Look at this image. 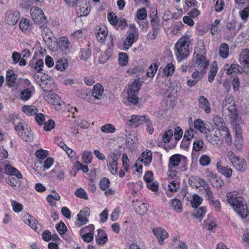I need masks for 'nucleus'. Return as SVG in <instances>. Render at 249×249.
Listing matches in <instances>:
<instances>
[{
  "mask_svg": "<svg viewBox=\"0 0 249 249\" xmlns=\"http://www.w3.org/2000/svg\"><path fill=\"white\" fill-rule=\"evenodd\" d=\"M75 94L78 98L90 102V91L87 89H78L76 91Z\"/></svg>",
  "mask_w": 249,
  "mask_h": 249,
  "instance_id": "36",
  "label": "nucleus"
},
{
  "mask_svg": "<svg viewBox=\"0 0 249 249\" xmlns=\"http://www.w3.org/2000/svg\"><path fill=\"white\" fill-rule=\"evenodd\" d=\"M68 67V64L63 60H59L57 61L55 68L56 70L63 71Z\"/></svg>",
  "mask_w": 249,
  "mask_h": 249,
  "instance_id": "59",
  "label": "nucleus"
},
{
  "mask_svg": "<svg viewBox=\"0 0 249 249\" xmlns=\"http://www.w3.org/2000/svg\"><path fill=\"white\" fill-rule=\"evenodd\" d=\"M18 136L26 142H31L34 139L33 134L29 127L24 129L22 132H20Z\"/></svg>",
  "mask_w": 249,
  "mask_h": 249,
  "instance_id": "28",
  "label": "nucleus"
},
{
  "mask_svg": "<svg viewBox=\"0 0 249 249\" xmlns=\"http://www.w3.org/2000/svg\"><path fill=\"white\" fill-rule=\"evenodd\" d=\"M111 55V52L110 50H108L106 51L99 58V61L101 63L104 64L106 63L107 60H109L110 57Z\"/></svg>",
  "mask_w": 249,
  "mask_h": 249,
  "instance_id": "62",
  "label": "nucleus"
},
{
  "mask_svg": "<svg viewBox=\"0 0 249 249\" xmlns=\"http://www.w3.org/2000/svg\"><path fill=\"white\" fill-rule=\"evenodd\" d=\"M76 10L80 17L87 16L90 12V7L89 0H77Z\"/></svg>",
  "mask_w": 249,
  "mask_h": 249,
  "instance_id": "7",
  "label": "nucleus"
},
{
  "mask_svg": "<svg viewBox=\"0 0 249 249\" xmlns=\"http://www.w3.org/2000/svg\"><path fill=\"white\" fill-rule=\"evenodd\" d=\"M145 117V116L132 115L131 119L127 121L126 125L131 127L136 128L144 123Z\"/></svg>",
  "mask_w": 249,
  "mask_h": 249,
  "instance_id": "14",
  "label": "nucleus"
},
{
  "mask_svg": "<svg viewBox=\"0 0 249 249\" xmlns=\"http://www.w3.org/2000/svg\"><path fill=\"white\" fill-rule=\"evenodd\" d=\"M127 93V100L129 103L132 104L134 105H136L139 103V98L136 93L128 92Z\"/></svg>",
  "mask_w": 249,
  "mask_h": 249,
  "instance_id": "47",
  "label": "nucleus"
},
{
  "mask_svg": "<svg viewBox=\"0 0 249 249\" xmlns=\"http://www.w3.org/2000/svg\"><path fill=\"white\" fill-rule=\"evenodd\" d=\"M224 70L227 71L226 73L228 75L231 74L234 72L241 74L245 72V70L242 67L237 64H231L230 66L228 64H225Z\"/></svg>",
  "mask_w": 249,
  "mask_h": 249,
  "instance_id": "21",
  "label": "nucleus"
},
{
  "mask_svg": "<svg viewBox=\"0 0 249 249\" xmlns=\"http://www.w3.org/2000/svg\"><path fill=\"white\" fill-rule=\"evenodd\" d=\"M137 142L138 139L135 134L126 135V144L129 148H133L134 147L133 145Z\"/></svg>",
  "mask_w": 249,
  "mask_h": 249,
  "instance_id": "40",
  "label": "nucleus"
},
{
  "mask_svg": "<svg viewBox=\"0 0 249 249\" xmlns=\"http://www.w3.org/2000/svg\"><path fill=\"white\" fill-rule=\"evenodd\" d=\"M189 41L187 37L180 38L175 44V53L178 61L186 58L189 54Z\"/></svg>",
  "mask_w": 249,
  "mask_h": 249,
  "instance_id": "2",
  "label": "nucleus"
},
{
  "mask_svg": "<svg viewBox=\"0 0 249 249\" xmlns=\"http://www.w3.org/2000/svg\"><path fill=\"white\" fill-rule=\"evenodd\" d=\"M57 47L60 51L65 54L70 53L71 49V42L66 36L58 38L57 41Z\"/></svg>",
  "mask_w": 249,
  "mask_h": 249,
  "instance_id": "8",
  "label": "nucleus"
},
{
  "mask_svg": "<svg viewBox=\"0 0 249 249\" xmlns=\"http://www.w3.org/2000/svg\"><path fill=\"white\" fill-rule=\"evenodd\" d=\"M209 64V62L206 60L204 56L202 54H197L196 61L193 64V67L195 68V70L206 71V69Z\"/></svg>",
  "mask_w": 249,
  "mask_h": 249,
  "instance_id": "9",
  "label": "nucleus"
},
{
  "mask_svg": "<svg viewBox=\"0 0 249 249\" xmlns=\"http://www.w3.org/2000/svg\"><path fill=\"white\" fill-rule=\"evenodd\" d=\"M152 152L149 150L143 152L136 161L135 166H137L139 162H142L145 166L148 165L152 161Z\"/></svg>",
  "mask_w": 249,
  "mask_h": 249,
  "instance_id": "19",
  "label": "nucleus"
},
{
  "mask_svg": "<svg viewBox=\"0 0 249 249\" xmlns=\"http://www.w3.org/2000/svg\"><path fill=\"white\" fill-rule=\"evenodd\" d=\"M200 179L201 178L197 176H191L188 180V184L192 187L198 188V184Z\"/></svg>",
  "mask_w": 249,
  "mask_h": 249,
  "instance_id": "49",
  "label": "nucleus"
},
{
  "mask_svg": "<svg viewBox=\"0 0 249 249\" xmlns=\"http://www.w3.org/2000/svg\"><path fill=\"white\" fill-rule=\"evenodd\" d=\"M4 174L9 175L15 176L18 178H21L22 176L17 169L10 164H6Z\"/></svg>",
  "mask_w": 249,
  "mask_h": 249,
  "instance_id": "27",
  "label": "nucleus"
},
{
  "mask_svg": "<svg viewBox=\"0 0 249 249\" xmlns=\"http://www.w3.org/2000/svg\"><path fill=\"white\" fill-rule=\"evenodd\" d=\"M19 18V13L17 10L8 11L6 14V21L9 25H15Z\"/></svg>",
  "mask_w": 249,
  "mask_h": 249,
  "instance_id": "16",
  "label": "nucleus"
},
{
  "mask_svg": "<svg viewBox=\"0 0 249 249\" xmlns=\"http://www.w3.org/2000/svg\"><path fill=\"white\" fill-rule=\"evenodd\" d=\"M199 162L202 166H207L211 162L210 158L207 155H203L199 160Z\"/></svg>",
  "mask_w": 249,
  "mask_h": 249,
  "instance_id": "55",
  "label": "nucleus"
},
{
  "mask_svg": "<svg viewBox=\"0 0 249 249\" xmlns=\"http://www.w3.org/2000/svg\"><path fill=\"white\" fill-rule=\"evenodd\" d=\"M220 135V131L219 130H216L213 135L207 134L205 137L207 140L210 142L211 144L214 146H218L221 144L222 142Z\"/></svg>",
  "mask_w": 249,
  "mask_h": 249,
  "instance_id": "18",
  "label": "nucleus"
},
{
  "mask_svg": "<svg viewBox=\"0 0 249 249\" xmlns=\"http://www.w3.org/2000/svg\"><path fill=\"white\" fill-rule=\"evenodd\" d=\"M171 205L174 210L177 213H181L182 211L181 202L178 199L174 198L171 200Z\"/></svg>",
  "mask_w": 249,
  "mask_h": 249,
  "instance_id": "42",
  "label": "nucleus"
},
{
  "mask_svg": "<svg viewBox=\"0 0 249 249\" xmlns=\"http://www.w3.org/2000/svg\"><path fill=\"white\" fill-rule=\"evenodd\" d=\"M12 59L14 64H16L18 63V65L20 66H24L26 65V60L22 58L20 54L17 52L13 53Z\"/></svg>",
  "mask_w": 249,
  "mask_h": 249,
  "instance_id": "32",
  "label": "nucleus"
},
{
  "mask_svg": "<svg viewBox=\"0 0 249 249\" xmlns=\"http://www.w3.org/2000/svg\"><path fill=\"white\" fill-rule=\"evenodd\" d=\"M152 232L157 237L159 243L161 245L163 243L164 240L168 236V234L166 231L161 228H154L152 230Z\"/></svg>",
  "mask_w": 249,
  "mask_h": 249,
  "instance_id": "17",
  "label": "nucleus"
},
{
  "mask_svg": "<svg viewBox=\"0 0 249 249\" xmlns=\"http://www.w3.org/2000/svg\"><path fill=\"white\" fill-rule=\"evenodd\" d=\"M121 153L120 152L114 151L109 154L107 159V164L108 169L112 175H116L118 172V161Z\"/></svg>",
  "mask_w": 249,
  "mask_h": 249,
  "instance_id": "4",
  "label": "nucleus"
},
{
  "mask_svg": "<svg viewBox=\"0 0 249 249\" xmlns=\"http://www.w3.org/2000/svg\"><path fill=\"white\" fill-rule=\"evenodd\" d=\"M43 91L45 92L44 98L45 100L49 103L54 106L56 110H61L62 106L65 105V103L60 99L59 96L46 89H44Z\"/></svg>",
  "mask_w": 249,
  "mask_h": 249,
  "instance_id": "5",
  "label": "nucleus"
},
{
  "mask_svg": "<svg viewBox=\"0 0 249 249\" xmlns=\"http://www.w3.org/2000/svg\"><path fill=\"white\" fill-rule=\"evenodd\" d=\"M30 14L32 19L39 26L47 23V20L43 11L38 7H33L30 9Z\"/></svg>",
  "mask_w": 249,
  "mask_h": 249,
  "instance_id": "6",
  "label": "nucleus"
},
{
  "mask_svg": "<svg viewBox=\"0 0 249 249\" xmlns=\"http://www.w3.org/2000/svg\"><path fill=\"white\" fill-rule=\"evenodd\" d=\"M203 198L197 194L193 196V201L191 202L193 207H198L202 202Z\"/></svg>",
  "mask_w": 249,
  "mask_h": 249,
  "instance_id": "51",
  "label": "nucleus"
},
{
  "mask_svg": "<svg viewBox=\"0 0 249 249\" xmlns=\"http://www.w3.org/2000/svg\"><path fill=\"white\" fill-rule=\"evenodd\" d=\"M22 110L24 113L29 116L36 115L38 111L35 106L26 105L22 107Z\"/></svg>",
  "mask_w": 249,
  "mask_h": 249,
  "instance_id": "39",
  "label": "nucleus"
},
{
  "mask_svg": "<svg viewBox=\"0 0 249 249\" xmlns=\"http://www.w3.org/2000/svg\"><path fill=\"white\" fill-rule=\"evenodd\" d=\"M10 121L14 125L16 131L18 132V135L20 132H22L24 129L28 128L26 123L17 116L11 117Z\"/></svg>",
  "mask_w": 249,
  "mask_h": 249,
  "instance_id": "11",
  "label": "nucleus"
},
{
  "mask_svg": "<svg viewBox=\"0 0 249 249\" xmlns=\"http://www.w3.org/2000/svg\"><path fill=\"white\" fill-rule=\"evenodd\" d=\"M17 75L13 70H9L6 71V80L9 87L13 86L17 79Z\"/></svg>",
  "mask_w": 249,
  "mask_h": 249,
  "instance_id": "30",
  "label": "nucleus"
},
{
  "mask_svg": "<svg viewBox=\"0 0 249 249\" xmlns=\"http://www.w3.org/2000/svg\"><path fill=\"white\" fill-rule=\"evenodd\" d=\"M181 155L179 154H175L169 158V161L168 163L169 171L172 172L173 174L175 175L176 171L174 170L181 162Z\"/></svg>",
  "mask_w": 249,
  "mask_h": 249,
  "instance_id": "15",
  "label": "nucleus"
},
{
  "mask_svg": "<svg viewBox=\"0 0 249 249\" xmlns=\"http://www.w3.org/2000/svg\"><path fill=\"white\" fill-rule=\"evenodd\" d=\"M19 28L22 31L27 32L31 29L32 26L27 19L22 18L19 23Z\"/></svg>",
  "mask_w": 249,
  "mask_h": 249,
  "instance_id": "45",
  "label": "nucleus"
},
{
  "mask_svg": "<svg viewBox=\"0 0 249 249\" xmlns=\"http://www.w3.org/2000/svg\"><path fill=\"white\" fill-rule=\"evenodd\" d=\"M229 47L227 44L222 43L219 49V55L223 58H226L229 55Z\"/></svg>",
  "mask_w": 249,
  "mask_h": 249,
  "instance_id": "38",
  "label": "nucleus"
},
{
  "mask_svg": "<svg viewBox=\"0 0 249 249\" xmlns=\"http://www.w3.org/2000/svg\"><path fill=\"white\" fill-rule=\"evenodd\" d=\"M217 72V67L216 62L214 61L213 63L209 74L208 80L210 82H212Z\"/></svg>",
  "mask_w": 249,
  "mask_h": 249,
  "instance_id": "43",
  "label": "nucleus"
},
{
  "mask_svg": "<svg viewBox=\"0 0 249 249\" xmlns=\"http://www.w3.org/2000/svg\"><path fill=\"white\" fill-rule=\"evenodd\" d=\"M206 209L205 207H200L195 213H193V215L194 217L198 218L199 221H201L203 216L206 212Z\"/></svg>",
  "mask_w": 249,
  "mask_h": 249,
  "instance_id": "56",
  "label": "nucleus"
},
{
  "mask_svg": "<svg viewBox=\"0 0 249 249\" xmlns=\"http://www.w3.org/2000/svg\"><path fill=\"white\" fill-rule=\"evenodd\" d=\"M195 133V130L192 128L185 131L182 140V143L187 142L188 144H190L191 139L194 137Z\"/></svg>",
  "mask_w": 249,
  "mask_h": 249,
  "instance_id": "41",
  "label": "nucleus"
},
{
  "mask_svg": "<svg viewBox=\"0 0 249 249\" xmlns=\"http://www.w3.org/2000/svg\"><path fill=\"white\" fill-rule=\"evenodd\" d=\"M194 126L196 130H199L201 133L207 134V131H210V130L206 127L204 122L200 119L194 121Z\"/></svg>",
  "mask_w": 249,
  "mask_h": 249,
  "instance_id": "33",
  "label": "nucleus"
},
{
  "mask_svg": "<svg viewBox=\"0 0 249 249\" xmlns=\"http://www.w3.org/2000/svg\"><path fill=\"white\" fill-rule=\"evenodd\" d=\"M137 30L136 28H134L133 33H130L128 34L123 44L124 49H128L132 46L134 42L137 40V38H135V35L137 34Z\"/></svg>",
  "mask_w": 249,
  "mask_h": 249,
  "instance_id": "23",
  "label": "nucleus"
},
{
  "mask_svg": "<svg viewBox=\"0 0 249 249\" xmlns=\"http://www.w3.org/2000/svg\"><path fill=\"white\" fill-rule=\"evenodd\" d=\"M91 55V49L89 47V42L86 48L81 49L79 57L81 60H87Z\"/></svg>",
  "mask_w": 249,
  "mask_h": 249,
  "instance_id": "37",
  "label": "nucleus"
},
{
  "mask_svg": "<svg viewBox=\"0 0 249 249\" xmlns=\"http://www.w3.org/2000/svg\"><path fill=\"white\" fill-rule=\"evenodd\" d=\"M92 158V153L90 152L84 151L82 159L84 163L89 164L91 162Z\"/></svg>",
  "mask_w": 249,
  "mask_h": 249,
  "instance_id": "60",
  "label": "nucleus"
},
{
  "mask_svg": "<svg viewBox=\"0 0 249 249\" xmlns=\"http://www.w3.org/2000/svg\"><path fill=\"white\" fill-rule=\"evenodd\" d=\"M227 201L242 218L247 217L249 214L247 206L244 199L236 192H229L227 194Z\"/></svg>",
  "mask_w": 249,
  "mask_h": 249,
  "instance_id": "1",
  "label": "nucleus"
},
{
  "mask_svg": "<svg viewBox=\"0 0 249 249\" xmlns=\"http://www.w3.org/2000/svg\"><path fill=\"white\" fill-rule=\"evenodd\" d=\"M239 63L240 66L247 73L249 71V49H245L242 50L239 54Z\"/></svg>",
  "mask_w": 249,
  "mask_h": 249,
  "instance_id": "10",
  "label": "nucleus"
},
{
  "mask_svg": "<svg viewBox=\"0 0 249 249\" xmlns=\"http://www.w3.org/2000/svg\"><path fill=\"white\" fill-rule=\"evenodd\" d=\"M216 168L218 172L227 178H230L231 176L232 173V169L227 166L222 165L220 161L216 163Z\"/></svg>",
  "mask_w": 249,
  "mask_h": 249,
  "instance_id": "26",
  "label": "nucleus"
},
{
  "mask_svg": "<svg viewBox=\"0 0 249 249\" xmlns=\"http://www.w3.org/2000/svg\"><path fill=\"white\" fill-rule=\"evenodd\" d=\"M142 82L139 80L135 79L131 85L129 86V89L127 90L128 92L138 93L141 88Z\"/></svg>",
  "mask_w": 249,
  "mask_h": 249,
  "instance_id": "35",
  "label": "nucleus"
},
{
  "mask_svg": "<svg viewBox=\"0 0 249 249\" xmlns=\"http://www.w3.org/2000/svg\"><path fill=\"white\" fill-rule=\"evenodd\" d=\"M90 215V210L89 208L86 207L81 210L77 214L78 222L75 224L78 227H81L88 222V218Z\"/></svg>",
  "mask_w": 249,
  "mask_h": 249,
  "instance_id": "12",
  "label": "nucleus"
},
{
  "mask_svg": "<svg viewBox=\"0 0 249 249\" xmlns=\"http://www.w3.org/2000/svg\"><path fill=\"white\" fill-rule=\"evenodd\" d=\"M75 195L76 196L87 200L88 199V195L84 190L80 188L76 190Z\"/></svg>",
  "mask_w": 249,
  "mask_h": 249,
  "instance_id": "63",
  "label": "nucleus"
},
{
  "mask_svg": "<svg viewBox=\"0 0 249 249\" xmlns=\"http://www.w3.org/2000/svg\"><path fill=\"white\" fill-rule=\"evenodd\" d=\"M235 168L241 172H244L247 169V163L245 160L243 158H238L232 163Z\"/></svg>",
  "mask_w": 249,
  "mask_h": 249,
  "instance_id": "29",
  "label": "nucleus"
},
{
  "mask_svg": "<svg viewBox=\"0 0 249 249\" xmlns=\"http://www.w3.org/2000/svg\"><path fill=\"white\" fill-rule=\"evenodd\" d=\"M222 110L223 112L227 114L234 121L237 119L238 114L231 96L227 95L225 97L223 102Z\"/></svg>",
  "mask_w": 249,
  "mask_h": 249,
  "instance_id": "3",
  "label": "nucleus"
},
{
  "mask_svg": "<svg viewBox=\"0 0 249 249\" xmlns=\"http://www.w3.org/2000/svg\"><path fill=\"white\" fill-rule=\"evenodd\" d=\"M169 190L171 192H177L179 188V184L177 180H173L169 185Z\"/></svg>",
  "mask_w": 249,
  "mask_h": 249,
  "instance_id": "64",
  "label": "nucleus"
},
{
  "mask_svg": "<svg viewBox=\"0 0 249 249\" xmlns=\"http://www.w3.org/2000/svg\"><path fill=\"white\" fill-rule=\"evenodd\" d=\"M128 62V56L126 53H121L119 54V63L120 65L124 66Z\"/></svg>",
  "mask_w": 249,
  "mask_h": 249,
  "instance_id": "58",
  "label": "nucleus"
},
{
  "mask_svg": "<svg viewBox=\"0 0 249 249\" xmlns=\"http://www.w3.org/2000/svg\"><path fill=\"white\" fill-rule=\"evenodd\" d=\"M31 90L27 88L21 92L20 98L22 100L27 101L31 98Z\"/></svg>",
  "mask_w": 249,
  "mask_h": 249,
  "instance_id": "52",
  "label": "nucleus"
},
{
  "mask_svg": "<svg viewBox=\"0 0 249 249\" xmlns=\"http://www.w3.org/2000/svg\"><path fill=\"white\" fill-rule=\"evenodd\" d=\"M158 66L154 63L151 64L146 71V75L148 77H153L157 71Z\"/></svg>",
  "mask_w": 249,
  "mask_h": 249,
  "instance_id": "48",
  "label": "nucleus"
},
{
  "mask_svg": "<svg viewBox=\"0 0 249 249\" xmlns=\"http://www.w3.org/2000/svg\"><path fill=\"white\" fill-rule=\"evenodd\" d=\"M148 203L143 202L140 200H137L136 202H133V206L135 212L140 215H143L147 213L148 211Z\"/></svg>",
  "mask_w": 249,
  "mask_h": 249,
  "instance_id": "20",
  "label": "nucleus"
},
{
  "mask_svg": "<svg viewBox=\"0 0 249 249\" xmlns=\"http://www.w3.org/2000/svg\"><path fill=\"white\" fill-rule=\"evenodd\" d=\"M227 28L229 30L228 36L230 37H233L235 36L237 31L235 29V22H229L226 25Z\"/></svg>",
  "mask_w": 249,
  "mask_h": 249,
  "instance_id": "46",
  "label": "nucleus"
},
{
  "mask_svg": "<svg viewBox=\"0 0 249 249\" xmlns=\"http://www.w3.org/2000/svg\"><path fill=\"white\" fill-rule=\"evenodd\" d=\"M104 89L102 85L100 83H97L93 87L92 96L95 99L102 100L104 97Z\"/></svg>",
  "mask_w": 249,
  "mask_h": 249,
  "instance_id": "22",
  "label": "nucleus"
},
{
  "mask_svg": "<svg viewBox=\"0 0 249 249\" xmlns=\"http://www.w3.org/2000/svg\"><path fill=\"white\" fill-rule=\"evenodd\" d=\"M198 106L199 108L203 109L206 113L211 112L210 104L208 100L204 96H200L198 99Z\"/></svg>",
  "mask_w": 249,
  "mask_h": 249,
  "instance_id": "25",
  "label": "nucleus"
},
{
  "mask_svg": "<svg viewBox=\"0 0 249 249\" xmlns=\"http://www.w3.org/2000/svg\"><path fill=\"white\" fill-rule=\"evenodd\" d=\"M101 130L104 133H112L115 132V128L113 125L110 124H107L102 126Z\"/></svg>",
  "mask_w": 249,
  "mask_h": 249,
  "instance_id": "50",
  "label": "nucleus"
},
{
  "mask_svg": "<svg viewBox=\"0 0 249 249\" xmlns=\"http://www.w3.org/2000/svg\"><path fill=\"white\" fill-rule=\"evenodd\" d=\"M208 177L213 186L217 189H220L224 185L223 181L220 178H218L214 173H209Z\"/></svg>",
  "mask_w": 249,
  "mask_h": 249,
  "instance_id": "24",
  "label": "nucleus"
},
{
  "mask_svg": "<svg viewBox=\"0 0 249 249\" xmlns=\"http://www.w3.org/2000/svg\"><path fill=\"white\" fill-rule=\"evenodd\" d=\"M173 136V131L171 129L166 130L162 136V140L164 142H169Z\"/></svg>",
  "mask_w": 249,
  "mask_h": 249,
  "instance_id": "61",
  "label": "nucleus"
},
{
  "mask_svg": "<svg viewBox=\"0 0 249 249\" xmlns=\"http://www.w3.org/2000/svg\"><path fill=\"white\" fill-rule=\"evenodd\" d=\"M41 29V36L45 43L48 46H52V33L51 30L47 27V23H44L39 26Z\"/></svg>",
  "mask_w": 249,
  "mask_h": 249,
  "instance_id": "13",
  "label": "nucleus"
},
{
  "mask_svg": "<svg viewBox=\"0 0 249 249\" xmlns=\"http://www.w3.org/2000/svg\"><path fill=\"white\" fill-rule=\"evenodd\" d=\"M205 72L206 71H202L200 70H195L192 74V77L198 82L203 78Z\"/></svg>",
  "mask_w": 249,
  "mask_h": 249,
  "instance_id": "54",
  "label": "nucleus"
},
{
  "mask_svg": "<svg viewBox=\"0 0 249 249\" xmlns=\"http://www.w3.org/2000/svg\"><path fill=\"white\" fill-rule=\"evenodd\" d=\"M213 121L214 124L218 128L217 130L223 131L228 128L223 118L219 116H215L213 118Z\"/></svg>",
  "mask_w": 249,
  "mask_h": 249,
  "instance_id": "31",
  "label": "nucleus"
},
{
  "mask_svg": "<svg viewBox=\"0 0 249 249\" xmlns=\"http://www.w3.org/2000/svg\"><path fill=\"white\" fill-rule=\"evenodd\" d=\"M175 67L172 63L168 64L164 69L163 72L165 75L169 76L173 74Z\"/></svg>",
  "mask_w": 249,
  "mask_h": 249,
  "instance_id": "53",
  "label": "nucleus"
},
{
  "mask_svg": "<svg viewBox=\"0 0 249 249\" xmlns=\"http://www.w3.org/2000/svg\"><path fill=\"white\" fill-rule=\"evenodd\" d=\"M107 35V30L105 28L104 29L100 28L96 34V38L99 42H103L105 41Z\"/></svg>",
  "mask_w": 249,
  "mask_h": 249,
  "instance_id": "44",
  "label": "nucleus"
},
{
  "mask_svg": "<svg viewBox=\"0 0 249 249\" xmlns=\"http://www.w3.org/2000/svg\"><path fill=\"white\" fill-rule=\"evenodd\" d=\"M96 241L98 244L104 245L107 240V236L105 231L101 229L98 230Z\"/></svg>",
  "mask_w": 249,
  "mask_h": 249,
  "instance_id": "34",
  "label": "nucleus"
},
{
  "mask_svg": "<svg viewBox=\"0 0 249 249\" xmlns=\"http://www.w3.org/2000/svg\"><path fill=\"white\" fill-rule=\"evenodd\" d=\"M110 180L109 179L106 177L102 178L100 181V187L102 190H107L109 186Z\"/></svg>",
  "mask_w": 249,
  "mask_h": 249,
  "instance_id": "57",
  "label": "nucleus"
}]
</instances>
